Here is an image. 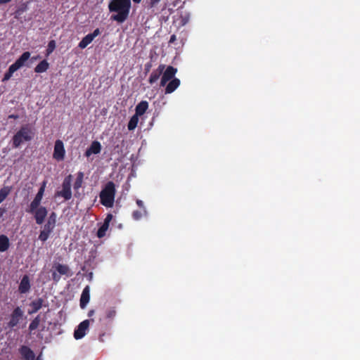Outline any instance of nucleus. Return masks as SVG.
<instances>
[{
  "mask_svg": "<svg viewBox=\"0 0 360 360\" xmlns=\"http://www.w3.org/2000/svg\"><path fill=\"white\" fill-rule=\"evenodd\" d=\"M176 40V37L175 34H172L171 37H170V39L169 40V44H173L175 41Z\"/></svg>",
  "mask_w": 360,
  "mask_h": 360,
  "instance_id": "38",
  "label": "nucleus"
},
{
  "mask_svg": "<svg viewBox=\"0 0 360 360\" xmlns=\"http://www.w3.org/2000/svg\"><path fill=\"white\" fill-rule=\"evenodd\" d=\"M112 219V214H108L103 223L101 224L100 228L98 229L97 231V236L99 238H103L105 236L106 231H108L110 225V222Z\"/></svg>",
  "mask_w": 360,
  "mask_h": 360,
  "instance_id": "10",
  "label": "nucleus"
},
{
  "mask_svg": "<svg viewBox=\"0 0 360 360\" xmlns=\"http://www.w3.org/2000/svg\"><path fill=\"white\" fill-rule=\"evenodd\" d=\"M181 82L178 78H174L172 80L168 82V84L165 85V94H169L173 93L180 85Z\"/></svg>",
  "mask_w": 360,
  "mask_h": 360,
  "instance_id": "14",
  "label": "nucleus"
},
{
  "mask_svg": "<svg viewBox=\"0 0 360 360\" xmlns=\"http://www.w3.org/2000/svg\"><path fill=\"white\" fill-rule=\"evenodd\" d=\"M72 176L71 174L67 176L62 184L61 191L56 193V197H62L65 200H69L72 198L71 184Z\"/></svg>",
  "mask_w": 360,
  "mask_h": 360,
  "instance_id": "4",
  "label": "nucleus"
},
{
  "mask_svg": "<svg viewBox=\"0 0 360 360\" xmlns=\"http://www.w3.org/2000/svg\"><path fill=\"white\" fill-rule=\"evenodd\" d=\"M5 212V210H2L0 208V217H2L4 213Z\"/></svg>",
  "mask_w": 360,
  "mask_h": 360,
  "instance_id": "47",
  "label": "nucleus"
},
{
  "mask_svg": "<svg viewBox=\"0 0 360 360\" xmlns=\"http://www.w3.org/2000/svg\"><path fill=\"white\" fill-rule=\"evenodd\" d=\"M65 150L62 141L57 140L55 143L53 157L57 161H61L65 158Z\"/></svg>",
  "mask_w": 360,
  "mask_h": 360,
  "instance_id": "7",
  "label": "nucleus"
},
{
  "mask_svg": "<svg viewBox=\"0 0 360 360\" xmlns=\"http://www.w3.org/2000/svg\"><path fill=\"white\" fill-rule=\"evenodd\" d=\"M90 154H91V152H90V147H88L86 149V151H85V155L86 157H90Z\"/></svg>",
  "mask_w": 360,
  "mask_h": 360,
  "instance_id": "44",
  "label": "nucleus"
},
{
  "mask_svg": "<svg viewBox=\"0 0 360 360\" xmlns=\"http://www.w3.org/2000/svg\"><path fill=\"white\" fill-rule=\"evenodd\" d=\"M91 316H93V314H94V311L93 310H91Z\"/></svg>",
  "mask_w": 360,
  "mask_h": 360,
  "instance_id": "49",
  "label": "nucleus"
},
{
  "mask_svg": "<svg viewBox=\"0 0 360 360\" xmlns=\"http://www.w3.org/2000/svg\"><path fill=\"white\" fill-rule=\"evenodd\" d=\"M132 1H133L134 3H136V4H139V3L141 1V0H132Z\"/></svg>",
  "mask_w": 360,
  "mask_h": 360,
  "instance_id": "48",
  "label": "nucleus"
},
{
  "mask_svg": "<svg viewBox=\"0 0 360 360\" xmlns=\"http://www.w3.org/2000/svg\"><path fill=\"white\" fill-rule=\"evenodd\" d=\"M41 200L34 198L33 200L30 202L28 207L26 209V212L28 213H32L35 210H37L38 208L41 207Z\"/></svg>",
  "mask_w": 360,
  "mask_h": 360,
  "instance_id": "22",
  "label": "nucleus"
},
{
  "mask_svg": "<svg viewBox=\"0 0 360 360\" xmlns=\"http://www.w3.org/2000/svg\"><path fill=\"white\" fill-rule=\"evenodd\" d=\"M25 128L22 127L15 135H25Z\"/></svg>",
  "mask_w": 360,
  "mask_h": 360,
  "instance_id": "37",
  "label": "nucleus"
},
{
  "mask_svg": "<svg viewBox=\"0 0 360 360\" xmlns=\"http://www.w3.org/2000/svg\"><path fill=\"white\" fill-rule=\"evenodd\" d=\"M131 5L130 0H111L108 5L109 11L117 13L112 15L110 19L118 23L124 22L129 16Z\"/></svg>",
  "mask_w": 360,
  "mask_h": 360,
  "instance_id": "1",
  "label": "nucleus"
},
{
  "mask_svg": "<svg viewBox=\"0 0 360 360\" xmlns=\"http://www.w3.org/2000/svg\"><path fill=\"white\" fill-rule=\"evenodd\" d=\"M11 191V187L4 186L0 189V204L8 197Z\"/></svg>",
  "mask_w": 360,
  "mask_h": 360,
  "instance_id": "24",
  "label": "nucleus"
},
{
  "mask_svg": "<svg viewBox=\"0 0 360 360\" xmlns=\"http://www.w3.org/2000/svg\"><path fill=\"white\" fill-rule=\"evenodd\" d=\"M56 223V214L55 212H51L47 222L45 224L44 228L53 231Z\"/></svg>",
  "mask_w": 360,
  "mask_h": 360,
  "instance_id": "18",
  "label": "nucleus"
},
{
  "mask_svg": "<svg viewBox=\"0 0 360 360\" xmlns=\"http://www.w3.org/2000/svg\"><path fill=\"white\" fill-rule=\"evenodd\" d=\"M148 108V103L146 101H141L138 105L136 106L135 112L136 115L138 116L143 115Z\"/></svg>",
  "mask_w": 360,
  "mask_h": 360,
  "instance_id": "19",
  "label": "nucleus"
},
{
  "mask_svg": "<svg viewBox=\"0 0 360 360\" xmlns=\"http://www.w3.org/2000/svg\"><path fill=\"white\" fill-rule=\"evenodd\" d=\"M151 66H152L151 63H148L145 65V70L146 72L150 71Z\"/></svg>",
  "mask_w": 360,
  "mask_h": 360,
  "instance_id": "39",
  "label": "nucleus"
},
{
  "mask_svg": "<svg viewBox=\"0 0 360 360\" xmlns=\"http://www.w3.org/2000/svg\"><path fill=\"white\" fill-rule=\"evenodd\" d=\"M51 232L52 231L44 228V229L40 231L39 240L42 242H45L49 238Z\"/></svg>",
  "mask_w": 360,
  "mask_h": 360,
  "instance_id": "28",
  "label": "nucleus"
},
{
  "mask_svg": "<svg viewBox=\"0 0 360 360\" xmlns=\"http://www.w3.org/2000/svg\"><path fill=\"white\" fill-rule=\"evenodd\" d=\"M31 214L34 215L36 223L41 225L44 223L45 218L47 216L48 210L45 207L41 206L37 210H35Z\"/></svg>",
  "mask_w": 360,
  "mask_h": 360,
  "instance_id": "9",
  "label": "nucleus"
},
{
  "mask_svg": "<svg viewBox=\"0 0 360 360\" xmlns=\"http://www.w3.org/2000/svg\"><path fill=\"white\" fill-rule=\"evenodd\" d=\"M72 275L73 273L68 265L60 263H55L53 264L52 270V280L55 283H58L60 281L61 276H65L69 278Z\"/></svg>",
  "mask_w": 360,
  "mask_h": 360,
  "instance_id": "3",
  "label": "nucleus"
},
{
  "mask_svg": "<svg viewBox=\"0 0 360 360\" xmlns=\"http://www.w3.org/2000/svg\"><path fill=\"white\" fill-rule=\"evenodd\" d=\"M37 360H41V359H40V358H39V357H38V358L37 359Z\"/></svg>",
  "mask_w": 360,
  "mask_h": 360,
  "instance_id": "50",
  "label": "nucleus"
},
{
  "mask_svg": "<svg viewBox=\"0 0 360 360\" xmlns=\"http://www.w3.org/2000/svg\"><path fill=\"white\" fill-rule=\"evenodd\" d=\"M49 68V63L46 60H43L34 68V72L37 73H42L46 72Z\"/></svg>",
  "mask_w": 360,
  "mask_h": 360,
  "instance_id": "21",
  "label": "nucleus"
},
{
  "mask_svg": "<svg viewBox=\"0 0 360 360\" xmlns=\"http://www.w3.org/2000/svg\"><path fill=\"white\" fill-rule=\"evenodd\" d=\"M26 10H27V5H23V6H22L18 9V12H20V13H23V12H25Z\"/></svg>",
  "mask_w": 360,
  "mask_h": 360,
  "instance_id": "42",
  "label": "nucleus"
},
{
  "mask_svg": "<svg viewBox=\"0 0 360 360\" xmlns=\"http://www.w3.org/2000/svg\"><path fill=\"white\" fill-rule=\"evenodd\" d=\"M115 195V184L112 181H108L100 193L101 203L105 207H112L114 205Z\"/></svg>",
  "mask_w": 360,
  "mask_h": 360,
  "instance_id": "2",
  "label": "nucleus"
},
{
  "mask_svg": "<svg viewBox=\"0 0 360 360\" xmlns=\"http://www.w3.org/2000/svg\"><path fill=\"white\" fill-rule=\"evenodd\" d=\"M40 321H41L40 316L38 315L30 323L29 330L30 331L36 330L39 327Z\"/></svg>",
  "mask_w": 360,
  "mask_h": 360,
  "instance_id": "26",
  "label": "nucleus"
},
{
  "mask_svg": "<svg viewBox=\"0 0 360 360\" xmlns=\"http://www.w3.org/2000/svg\"><path fill=\"white\" fill-rule=\"evenodd\" d=\"M19 118V116L17 115H10L8 116V120H11V119H13V120H16Z\"/></svg>",
  "mask_w": 360,
  "mask_h": 360,
  "instance_id": "43",
  "label": "nucleus"
},
{
  "mask_svg": "<svg viewBox=\"0 0 360 360\" xmlns=\"http://www.w3.org/2000/svg\"><path fill=\"white\" fill-rule=\"evenodd\" d=\"M12 0H0V4H4L11 1Z\"/></svg>",
  "mask_w": 360,
  "mask_h": 360,
  "instance_id": "45",
  "label": "nucleus"
},
{
  "mask_svg": "<svg viewBox=\"0 0 360 360\" xmlns=\"http://www.w3.org/2000/svg\"><path fill=\"white\" fill-rule=\"evenodd\" d=\"M100 34V30L98 28L96 29L93 32H91V41L97 37Z\"/></svg>",
  "mask_w": 360,
  "mask_h": 360,
  "instance_id": "36",
  "label": "nucleus"
},
{
  "mask_svg": "<svg viewBox=\"0 0 360 360\" xmlns=\"http://www.w3.org/2000/svg\"><path fill=\"white\" fill-rule=\"evenodd\" d=\"M39 58H40V56H39V55H38V56H37L32 57V60H38V59H39Z\"/></svg>",
  "mask_w": 360,
  "mask_h": 360,
  "instance_id": "46",
  "label": "nucleus"
},
{
  "mask_svg": "<svg viewBox=\"0 0 360 360\" xmlns=\"http://www.w3.org/2000/svg\"><path fill=\"white\" fill-rule=\"evenodd\" d=\"M165 69V65L160 64L158 68L152 72L148 79V82L150 84H154L158 79L160 78V75L162 74L164 70Z\"/></svg>",
  "mask_w": 360,
  "mask_h": 360,
  "instance_id": "13",
  "label": "nucleus"
},
{
  "mask_svg": "<svg viewBox=\"0 0 360 360\" xmlns=\"http://www.w3.org/2000/svg\"><path fill=\"white\" fill-rule=\"evenodd\" d=\"M177 69L173 66L169 65L165 68L162 74V76L160 80V86H165L169 81L176 78L175 75Z\"/></svg>",
  "mask_w": 360,
  "mask_h": 360,
  "instance_id": "5",
  "label": "nucleus"
},
{
  "mask_svg": "<svg viewBox=\"0 0 360 360\" xmlns=\"http://www.w3.org/2000/svg\"><path fill=\"white\" fill-rule=\"evenodd\" d=\"M83 178H84L83 172H78L76 181L74 184V188L75 190H78L82 186Z\"/></svg>",
  "mask_w": 360,
  "mask_h": 360,
  "instance_id": "27",
  "label": "nucleus"
},
{
  "mask_svg": "<svg viewBox=\"0 0 360 360\" xmlns=\"http://www.w3.org/2000/svg\"><path fill=\"white\" fill-rule=\"evenodd\" d=\"M90 295H89V286L86 285L84 289L83 290V292L81 295L80 298V307L81 308L84 309L86 307L87 303L89 301Z\"/></svg>",
  "mask_w": 360,
  "mask_h": 360,
  "instance_id": "17",
  "label": "nucleus"
},
{
  "mask_svg": "<svg viewBox=\"0 0 360 360\" xmlns=\"http://www.w3.org/2000/svg\"><path fill=\"white\" fill-rule=\"evenodd\" d=\"M138 121H139L138 115H136L135 114L134 115H133L131 117V118L130 119V120L128 123V129L129 130L134 129L136 127Z\"/></svg>",
  "mask_w": 360,
  "mask_h": 360,
  "instance_id": "30",
  "label": "nucleus"
},
{
  "mask_svg": "<svg viewBox=\"0 0 360 360\" xmlns=\"http://www.w3.org/2000/svg\"><path fill=\"white\" fill-rule=\"evenodd\" d=\"M90 324V321L86 319L81 322L74 332V338L76 340L82 339L86 335Z\"/></svg>",
  "mask_w": 360,
  "mask_h": 360,
  "instance_id": "6",
  "label": "nucleus"
},
{
  "mask_svg": "<svg viewBox=\"0 0 360 360\" xmlns=\"http://www.w3.org/2000/svg\"><path fill=\"white\" fill-rule=\"evenodd\" d=\"M30 287L31 285L29 276L27 275H24L20 281L18 291L21 294H25L30 291Z\"/></svg>",
  "mask_w": 360,
  "mask_h": 360,
  "instance_id": "11",
  "label": "nucleus"
},
{
  "mask_svg": "<svg viewBox=\"0 0 360 360\" xmlns=\"http://www.w3.org/2000/svg\"><path fill=\"white\" fill-rule=\"evenodd\" d=\"M132 217L134 219L139 220L142 217V213L141 211L135 210L132 213Z\"/></svg>",
  "mask_w": 360,
  "mask_h": 360,
  "instance_id": "34",
  "label": "nucleus"
},
{
  "mask_svg": "<svg viewBox=\"0 0 360 360\" xmlns=\"http://www.w3.org/2000/svg\"><path fill=\"white\" fill-rule=\"evenodd\" d=\"M101 146L98 141L91 142V154H98L101 152Z\"/></svg>",
  "mask_w": 360,
  "mask_h": 360,
  "instance_id": "31",
  "label": "nucleus"
},
{
  "mask_svg": "<svg viewBox=\"0 0 360 360\" xmlns=\"http://www.w3.org/2000/svg\"><path fill=\"white\" fill-rule=\"evenodd\" d=\"M10 241L7 236L0 235V250L1 252L7 251L10 248Z\"/></svg>",
  "mask_w": 360,
  "mask_h": 360,
  "instance_id": "20",
  "label": "nucleus"
},
{
  "mask_svg": "<svg viewBox=\"0 0 360 360\" xmlns=\"http://www.w3.org/2000/svg\"><path fill=\"white\" fill-rule=\"evenodd\" d=\"M46 181H43L37 195L34 197L35 199L40 200H42L43 195L44 193V191H45V188H46Z\"/></svg>",
  "mask_w": 360,
  "mask_h": 360,
  "instance_id": "29",
  "label": "nucleus"
},
{
  "mask_svg": "<svg viewBox=\"0 0 360 360\" xmlns=\"http://www.w3.org/2000/svg\"><path fill=\"white\" fill-rule=\"evenodd\" d=\"M19 352L25 360H34L35 354L34 352L27 346L22 345L19 349Z\"/></svg>",
  "mask_w": 360,
  "mask_h": 360,
  "instance_id": "12",
  "label": "nucleus"
},
{
  "mask_svg": "<svg viewBox=\"0 0 360 360\" xmlns=\"http://www.w3.org/2000/svg\"><path fill=\"white\" fill-rule=\"evenodd\" d=\"M90 44V33L86 34L79 42V47L81 49L86 48Z\"/></svg>",
  "mask_w": 360,
  "mask_h": 360,
  "instance_id": "32",
  "label": "nucleus"
},
{
  "mask_svg": "<svg viewBox=\"0 0 360 360\" xmlns=\"http://www.w3.org/2000/svg\"><path fill=\"white\" fill-rule=\"evenodd\" d=\"M115 315V310H110L108 314H107V316L108 318H112Z\"/></svg>",
  "mask_w": 360,
  "mask_h": 360,
  "instance_id": "40",
  "label": "nucleus"
},
{
  "mask_svg": "<svg viewBox=\"0 0 360 360\" xmlns=\"http://www.w3.org/2000/svg\"><path fill=\"white\" fill-rule=\"evenodd\" d=\"M148 6L150 8H153L160 1V0H148Z\"/></svg>",
  "mask_w": 360,
  "mask_h": 360,
  "instance_id": "35",
  "label": "nucleus"
},
{
  "mask_svg": "<svg viewBox=\"0 0 360 360\" xmlns=\"http://www.w3.org/2000/svg\"><path fill=\"white\" fill-rule=\"evenodd\" d=\"M136 204L137 205L141 207V208H144V206H143V202L142 200H136Z\"/></svg>",
  "mask_w": 360,
  "mask_h": 360,
  "instance_id": "41",
  "label": "nucleus"
},
{
  "mask_svg": "<svg viewBox=\"0 0 360 360\" xmlns=\"http://www.w3.org/2000/svg\"><path fill=\"white\" fill-rule=\"evenodd\" d=\"M44 300L42 298H37L32 301L30 304V309H28L29 314L37 313L43 306Z\"/></svg>",
  "mask_w": 360,
  "mask_h": 360,
  "instance_id": "15",
  "label": "nucleus"
},
{
  "mask_svg": "<svg viewBox=\"0 0 360 360\" xmlns=\"http://www.w3.org/2000/svg\"><path fill=\"white\" fill-rule=\"evenodd\" d=\"M15 71H17L16 68L13 65H10V67L8 68V70L6 72V73L4 75L2 82H6V81L9 80L11 79V77H12L13 74Z\"/></svg>",
  "mask_w": 360,
  "mask_h": 360,
  "instance_id": "25",
  "label": "nucleus"
},
{
  "mask_svg": "<svg viewBox=\"0 0 360 360\" xmlns=\"http://www.w3.org/2000/svg\"><path fill=\"white\" fill-rule=\"evenodd\" d=\"M32 136H13V146L14 148H18L23 141L31 140Z\"/></svg>",
  "mask_w": 360,
  "mask_h": 360,
  "instance_id": "23",
  "label": "nucleus"
},
{
  "mask_svg": "<svg viewBox=\"0 0 360 360\" xmlns=\"http://www.w3.org/2000/svg\"><path fill=\"white\" fill-rule=\"evenodd\" d=\"M23 316V311L20 309V307H17L15 308L11 315V320L8 322V326L10 328H13L16 326L20 320L22 319Z\"/></svg>",
  "mask_w": 360,
  "mask_h": 360,
  "instance_id": "8",
  "label": "nucleus"
},
{
  "mask_svg": "<svg viewBox=\"0 0 360 360\" xmlns=\"http://www.w3.org/2000/svg\"><path fill=\"white\" fill-rule=\"evenodd\" d=\"M30 55L29 51L24 52L12 65L18 70L25 64L26 61L30 58Z\"/></svg>",
  "mask_w": 360,
  "mask_h": 360,
  "instance_id": "16",
  "label": "nucleus"
},
{
  "mask_svg": "<svg viewBox=\"0 0 360 360\" xmlns=\"http://www.w3.org/2000/svg\"><path fill=\"white\" fill-rule=\"evenodd\" d=\"M56 49V41L54 40H51L47 46L46 49V56L50 55Z\"/></svg>",
  "mask_w": 360,
  "mask_h": 360,
  "instance_id": "33",
  "label": "nucleus"
}]
</instances>
